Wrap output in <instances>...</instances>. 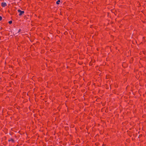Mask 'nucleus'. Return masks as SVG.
I'll return each mask as SVG.
<instances>
[{
    "label": "nucleus",
    "mask_w": 146,
    "mask_h": 146,
    "mask_svg": "<svg viewBox=\"0 0 146 146\" xmlns=\"http://www.w3.org/2000/svg\"><path fill=\"white\" fill-rule=\"evenodd\" d=\"M18 12L19 13V15H21L23 14L24 13V11H21L19 9L18 10Z\"/></svg>",
    "instance_id": "1"
},
{
    "label": "nucleus",
    "mask_w": 146,
    "mask_h": 146,
    "mask_svg": "<svg viewBox=\"0 0 146 146\" xmlns=\"http://www.w3.org/2000/svg\"><path fill=\"white\" fill-rule=\"evenodd\" d=\"M1 5L3 7H5L6 5V4L5 3L3 2L1 3Z\"/></svg>",
    "instance_id": "2"
},
{
    "label": "nucleus",
    "mask_w": 146,
    "mask_h": 146,
    "mask_svg": "<svg viewBox=\"0 0 146 146\" xmlns=\"http://www.w3.org/2000/svg\"><path fill=\"white\" fill-rule=\"evenodd\" d=\"M60 2V0H58L56 2V3L57 4H59V3Z\"/></svg>",
    "instance_id": "3"
},
{
    "label": "nucleus",
    "mask_w": 146,
    "mask_h": 146,
    "mask_svg": "<svg viewBox=\"0 0 146 146\" xmlns=\"http://www.w3.org/2000/svg\"><path fill=\"white\" fill-rule=\"evenodd\" d=\"M9 24H11L12 23V21H10L9 22Z\"/></svg>",
    "instance_id": "4"
},
{
    "label": "nucleus",
    "mask_w": 146,
    "mask_h": 146,
    "mask_svg": "<svg viewBox=\"0 0 146 146\" xmlns=\"http://www.w3.org/2000/svg\"><path fill=\"white\" fill-rule=\"evenodd\" d=\"M2 19V17L0 16V21H1Z\"/></svg>",
    "instance_id": "5"
}]
</instances>
